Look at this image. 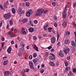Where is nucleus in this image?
Instances as JSON below:
<instances>
[{
  "label": "nucleus",
  "instance_id": "e2e57ef3",
  "mask_svg": "<svg viewBox=\"0 0 76 76\" xmlns=\"http://www.w3.org/2000/svg\"><path fill=\"white\" fill-rule=\"evenodd\" d=\"M29 23H30V24H31L32 23V20H30L29 21Z\"/></svg>",
  "mask_w": 76,
  "mask_h": 76
},
{
  "label": "nucleus",
  "instance_id": "2eb2a0df",
  "mask_svg": "<svg viewBox=\"0 0 76 76\" xmlns=\"http://www.w3.org/2000/svg\"><path fill=\"white\" fill-rule=\"evenodd\" d=\"M61 51L60 53H59V55L61 57H63L64 56V54H63V53L61 51V50H60Z\"/></svg>",
  "mask_w": 76,
  "mask_h": 76
},
{
  "label": "nucleus",
  "instance_id": "6e6d98bb",
  "mask_svg": "<svg viewBox=\"0 0 76 76\" xmlns=\"http://www.w3.org/2000/svg\"><path fill=\"white\" fill-rule=\"evenodd\" d=\"M76 6V3H75L73 4V7H75Z\"/></svg>",
  "mask_w": 76,
  "mask_h": 76
},
{
  "label": "nucleus",
  "instance_id": "49530a36",
  "mask_svg": "<svg viewBox=\"0 0 76 76\" xmlns=\"http://www.w3.org/2000/svg\"><path fill=\"white\" fill-rule=\"evenodd\" d=\"M42 36L44 37H47V34H42Z\"/></svg>",
  "mask_w": 76,
  "mask_h": 76
},
{
  "label": "nucleus",
  "instance_id": "e433bc0d",
  "mask_svg": "<svg viewBox=\"0 0 76 76\" xmlns=\"http://www.w3.org/2000/svg\"><path fill=\"white\" fill-rule=\"evenodd\" d=\"M54 26L55 27H57V23H54Z\"/></svg>",
  "mask_w": 76,
  "mask_h": 76
},
{
  "label": "nucleus",
  "instance_id": "58836bf2",
  "mask_svg": "<svg viewBox=\"0 0 76 76\" xmlns=\"http://www.w3.org/2000/svg\"><path fill=\"white\" fill-rule=\"evenodd\" d=\"M10 25H12V24H13V22H12V20H10Z\"/></svg>",
  "mask_w": 76,
  "mask_h": 76
},
{
  "label": "nucleus",
  "instance_id": "4d7b16f0",
  "mask_svg": "<svg viewBox=\"0 0 76 76\" xmlns=\"http://www.w3.org/2000/svg\"><path fill=\"white\" fill-rule=\"evenodd\" d=\"M15 48H18V45L17 44L15 45Z\"/></svg>",
  "mask_w": 76,
  "mask_h": 76
},
{
  "label": "nucleus",
  "instance_id": "9b49d317",
  "mask_svg": "<svg viewBox=\"0 0 76 76\" xmlns=\"http://www.w3.org/2000/svg\"><path fill=\"white\" fill-rule=\"evenodd\" d=\"M31 12L30 11H27L26 12V16H27V17H29L30 16H31Z\"/></svg>",
  "mask_w": 76,
  "mask_h": 76
},
{
  "label": "nucleus",
  "instance_id": "a18cd8bd",
  "mask_svg": "<svg viewBox=\"0 0 76 76\" xmlns=\"http://www.w3.org/2000/svg\"><path fill=\"white\" fill-rule=\"evenodd\" d=\"M65 66H66V67H67V66L68 65V64L67 63L65 62Z\"/></svg>",
  "mask_w": 76,
  "mask_h": 76
},
{
  "label": "nucleus",
  "instance_id": "f704fd0d",
  "mask_svg": "<svg viewBox=\"0 0 76 76\" xmlns=\"http://www.w3.org/2000/svg\"><path fill=\"white\" fill-rule=\"evenodd\" d=\"M29 59H31L32 58V56L31 55L29 56Z\"/></svg>",
  "mask_w": 76,
  "mask_h": 76
},
{
  "label": "nucleus",
  "instance_id": "cd10ccee",
  "mask_svg": "<svg viewBox=\"0 0 76 76\" xmlns=\"http://www.w3.org/2000/svg\"><path fill=\"white\" fill-rule=\"evenodd\" d=\"M22 43L21 46L23 47H25V44L24 43V42H22Z\"/></svg>",
  "mask_w": 76,
  "mask_h": 76
},
{
  "label": "nucleus",
  "instance_id": "412c9836",
  "mask_svg": "<svg viewBox=\"0 0 76 76\" xmlns=\"http://www.w3.org/2000/svg\"><path fill=\"white\" fill-rule=\"evenodd\" d=\"M49 64L50 65H51V66H55V64L54 62H53L50 61L49 62Z\"/></svg>",
  "mask_w": 76,
  "mask_h": 76
},
{
  "label": "nucleus",
  "instance_id": "de8ad7c7",
  "mask_svg": "<svg viewBox=\"0 0 76 76\" xmlns=\"http://www.w3.org/2000/svg\"><path fill=\"white\" fill-rule=\"evenodd\" d=\"M60 45V42H59L58 43V44L57 45L58 47H59V45Z\"/></svg>",
  "mask_w": 76,
  "mask_h": 76
},
{
  "label": "nucleus",
  "instance_id": "1a4fd4ad",
  "mask_svg": "<svg viewBox=\"0 0 76 76\" xmlns=\"http://www.w3.org/2000/svg\"><path fill=\"white\" fill-rule=\"evenodd\" d=\"M7 5H8V1H6L5 2L4 4V7L5 9H6L7 7Z\"/></svg>",
  "mask_w": 76,
  "mask_h": 76
},
{
  "label": "nucleus",
  "instance_id": "79ce46f5",
  "mask_svg": "<svg viewBox=\"0 0 76 76\" xmlns=\"http://www.w3.org/2000/svg\"><path fill=\"white\" fill-rule=\"evenodd\" d=\"M44 72V69H42L40 71V72L41 73H43Z\"/></svg>",
  "mask_w": 76,
  "mask_h": 76
},
{
  "label": "nucleus",
  "instance_id": "ddd939ff",
  "mask_svg": "<svg viewBox=\"0 0 76 76\" xmlns=\"http://www.w3.org/2000/svg\"><path fill=\"white\" fill-rule=\"evenodd\" d=\"M67 22H64L62 23V26L64 27V28H66L67 26Z\"/></svg>",
  "mask_w": 76,
  "mask_h": 76
},
{
  "label": "nucleus",
  "instance_id": "4be33fe9",
  "mask_svg": "<svg viewBox=\"0 0 76 76\" xmlns=\"http://www.w3.org/2000/svg\"><path fill=\"white\" fill-rule=\"evenodd\" d=\"M65 43L66 44H69L70 43V41L68 40H66L65 41Z\"/></svg>",
  "mask_w": 76,
  "mask_h": 76
},
{
  "label": "nucleus",
  "instance_id": "7c9ffc66",
  "mask_svg": "<svg viewBox=\"0 0 76 76\" xmlns=\"http://www.w3.org/2000/svg\"><path fill=\"white\" fill-rule=\"evenodd\" d=\"M72 71L73 73H76V69H74L72 70Z\"/></svg>",
  "mask_w": 76,
  "mask_h": 76
},
{
  "label": "nucleus",
  "instance_id": "5701e85b",
  "mask_svg": "<svg viewBox=\"0 0 76 76\" xmlns=\"http://www.w3.org/2000/svg\"><path fill=\"white\" fill-rule=\"evenodd\" d=\"M12 13H13V14H15V13H16V11H15V8H12Z\"/></svg>",
  "mask_w": 76,
  "mask_h": 76
},
{
  "label": "nucleus",
  "instance_id": "f3484780",
  "mask_svg": "<svg viewBox=\"0 0 76 76\" xmlns=\"http://www.w3.org/2000/svg\"><path fill=\"white\" fill-rule=\"evenodd\" d=\"M71 44L73 46V47H76V44L75 43V42L74 41H71Z\"/></svg>",
  "mask_w": 76,
  "mask_h": 76
},
{
  "label": "nucleus",
  "instance_id": "c03bdc74",
  "mask_svg": "<svg viewBox=\"0 0 76 76\" xmlns=\"http://www.w3.org/2000/svg\"><path fill=\"white\" fill-rule=\"evenodd\" d=\"M33 39L34 40H37V38L36 37L34 36L33 37Z\"/></svg>",
  "mask_w": 76,
  "mask_h": 76
},
{
  "label": "nucleus",
  "instance_id": "20e7f679",
  "mask_svg": "<svg viewBox=\"0 0 76 76\" xmlns=\"http://www.w3.org/2000/svg\"><path fill=\"white\" fill-rule=\"evenodd\" d=\"M29 65L31 69L32 70H34V69L33 63L32 62H29Z\"/></svg>",
  "mask_w": 76,
  "mask_h": 76
},
{
  "label": "nucleus",
  "instance_id": "2f4dec72",
  "mask_svg": "<svg viewBox=\"0 0 76 76\" xmlns=\"http://www.w3.org/2000/svg\"><path fill=\"white\" fill-rule=\"evenodd\" d=\"M47 27H46V26H44L43 27V29L44 30V31H47Z\"/></svg>",
  "mask_w": 76,
  "mask_h": 76
},
{
  "label": "nucleus",
  "instance_id": "864d4df0",
  "mask_svg": "<svg viewBox=\"0 0 76 76\" xmlns=\"http://www.w3.org/2000/svg\"><path fill=\"white\" fill-rule=\"evenodd\" d=\"M65 70L66 71H68V70H69V69H68V67L66 68Z\"/></svg>",
  "mask_w": 76,
  "mask_h": 76
},
{
  "label": "nucleus",
  "instance_id": "6ab92c4d",
  "mask_svg": "<svg viewBox=\"0 0 76 76\" xmlns=\"http://www.w3.org/2000/svg\"><path fill=\"white\" fill-rule=\"evenodd\" d=\"M10 73V72L9 71H7L4 73V75L5 76H7V75H8Z\"/></svg>",
  "mask_w": 76,
  "mask_h": 76
},
{
  "label": "nucleus",
  "instance_id": "6e6552de",
  "mask_svg": "<svg viewBox=\"0 0 76 76\" xmlns=\"http://www.w3.org/2000/svg\"><path fill=\"white\" fill-rule=\"evenodd\" d=\"M28 19L27 18H24L22 20V22L23 23H26L28 22Z\"/></svg>",
  "mask_w": 76,
  "mask_h": 76
},
{
  "label": "nucleus",
  "instance_id": "0eeeda50",
  "mask_svg": "<svg viewBox=\"0 0 76 76\" xmlns=\"http://www.w3.org/2000/svg\"><path fill=\"white\" fill-rule=\"evenodd\" d=\"M4 18H7V17L8 18H10V13H8L6 15H5L4 16Z\"/></svg>",
  "mask_w": 76,
  "mask_h": 76
},
{
  "label": "nucleus",
  "instance_id": "c9c22d12",
  "mask_svg": "<svg viewBox=\"0 0 76 76\" xmlns=\"http://www.w3.org/2000/svg\"><path fill=\"white\" fill-rule=\"evenodd\" d=\"M58 64H59V63L58 61L56 62V66H58Z\"/></svg>",
  "mask_w": 76,
  "mask_h": 76
},
{
  "label": "nucleus",
  "instance_id": "09e8293b",
  "mask_svg": "<svg viewBox=\"0 0 76 76\" xmlns=\"http://www.w3.org/2000/svg\"><path fill=\"white\" fill-rule=\"evenodd\" d=\"M2 41H4V37H2Z\"/></svg>",
  "mask_w": 76,
  "mask_h": 76
},
{
  "label": "nucleus",
  "instance_id": "37998d69",
  "mask_svg": "<svg viewBox=\"0 0 76 76\" xmlns=\"http://www.w3.org/2000/svg\"><path fill=\"white\" fill-rule=\"evenodd\" d=\"M68 75H72V72H70L68 74Z\"/></svg>",
  "mask_w": 76,
  "mask_h": 76
},
{
  "label": "nucleus",
  "instance_id": "39448f33",
  "mask_svg": "<svg viewBox=\"0 0 76 76\" xmlns=\"http://www.w3.org/2000/svg\"><path fill=\"white\" fill-rule=\"evenodd\" d=\"M70 49L69 48H67L65 50H64V53L66 54H67V53H68Z\"/></svg>",
  "mask_w": 76,
  "mask_h": 76
},
{
  "label": "nucleus",
  "instance_id": "aec40b11",
  "mask_svg": "<svg viewBox=\"0 0 76 76\" xmlns=\"http://www.w3.org/2000/svg\"><path fill=\"white\" fill-rule=\"evenodd\" d=\"M9 63V61H4L3 63V65L4 66H6L7 64L8 63Z\"/></svg>",
  "mask_w": 76,
  "mask_h": 76
},
{
  "label": "nucleus",
  "instance_id": "bb28decb",
  "mask_svg": "<svg viewBox=\"0 0 76 76\" xmlns=\"http://www.w3.org/2000/svg\"><path fill=\"white\" fill-rule=\"evenodd\" d=\"M18 56H22L23 54H22V53H20L18 54Z\"/></svg>",
  "mask_w": 76,
  "mask_h": 76
},
{
  "label": "nucleus",
  "instance_id": "f8f14e48",
  "mask_svg": "<svg viewBox=\"0 0 76 76\" xmlns=\"http://www.w3.org/2000/svg\"><path fill=\"white\" fill-rule=\"evenodd\" d=\"M11 48L10 47H9L7 50V52L9 54H10L11 53Z\"/></svg>",
  "mask_w": 76,
  "mask_h": 76
},
{
  "label": "nucleus",
  "instance_id": "9d476101",
  "mask_svg": "<svg viewBox=\"0 0 76 76\" xmlns=\"http://www.w3.org/2000/svg\"><path fill=\"white\" fill-rule=\"evenodd\" d=\"M49 58L50 60H56V57L55 56H50L49 57Z\"/></svg>",
  "mask_w": 76,
  "mask_h": 76
},
{
  "label": "nucleus",
  "instance_id": "423d86ee",
  "mask_svg": "<svg viewBox=\"0 0 76 76\" xmlns=\"http://www.w3.org/2000/svg\"><path fill=\"white\" fill-rule=\"evenodd\" d=\"M55 42H56V37H53L51 38V42L52 44H54Z\"/></svg>",
  "mask_w": 76,
  "mask_h": 76
},
{
  "label": "nucleus",
  "instance_id": "052dcab7",
  "mask_svg": "<svg viewBox=\"0 0 76 76\" xmlns=\"http://www.w3.org/2000/svg\"><path fill=\"white\" fill-rule=\"evenodd\" d=\"M17 39L19 41H20V38H19V37H18Z\"/></svg>",
  "mask_w": 76,
  "mask_h": 76
},
{
  "label": "nucleus",
  "instance_id": "a878e982",
  "mask_svg": "<svg viewBox=\"0 0 76 76\" xmlns=\"http://www.w3.org/2000/svg\"><path fill=\"white\" fill-rule=\"evenodd\" d=\"M34 22L35 24H37L38 23V21L37 20H34Z\"/></svg>",
  "mask_w": 76,
  "mask_h": 76
},
{
  "label": "nucleus",
  "instance_id": "393cba45",
  "mask_svg": "<svg viewBox=\"0 0 76 76\" xmlns=\"http://www.w3.org/2000/svg\"><path fill=\"white\" fill-rule=\"evenodd\" d=\"M52 4L53 6H56V2H52Z\"/></svg>",
  "mask_w": 76,
  "mask_h": 76
},
{
  "label": "nucleus",
  "instance_id": "473e14b6",
  "mask_svg": "<svg viewBox=\"0 0 76 76\" xmlns=\"http://www.w3.org/2000/svg\"><path fill=\"white\" fill-rule=\"evenodd\" d=\"M37 53H35L34 54H33V57H37Z\"/></svg>",
  "mask_w": 76,
  "mask_h": 76
},
{
  "label": "nucleus",
  "instance_id": "13d9d810",
  "mask_svg": "<svg viewBox=\"0 0 76 76\" xmlns=\"http://www.w3.org/2000/svg\"><path fill=\"white\" fill-rule=\"evenodd\" d=\"M44 64H42V68H44Z\"/></svg>",
  "mask_w": 76,
  "mask_h": 76
},
{
  "label": "nucleus",
  "instance_id": "338daca9",
  "mask_svg": "<svg viewBox=\"0 0 76 76\" xmlns=\"http://www.w3.org/2000/svg\"><path fill=\"white\" fill-rule=\"evenodd\" d=\"M17 61H15L14 62V64H17Z\"/></svg>",
  "mask_w": 76,
  "mask_h": 76
},
{
  "label": "nucleus",
  "instance_id": "72a5a7b5",
  "mask_svg": "<svg viewBox=\"0 0 76 76\" xmlns=\"http://www.w3.org/2000/svg\"><path fill=\"white\" fill-rule=\"evenodd\" d=\"M26 6H27V7H28L29 6V3L28 2L26 3Z\"/></svg>",
  "mask_w": 76,
  "mask_h": 76
},
{
  "label": "nucleus",
  "instance_id": "a211bd4d",
  "mask_svg": "<svg viewBox=\"0 0 76 76\" xmlns=\"http://www.w3.org/2000/svg\"><path fill=\"white\" fill-rule=\"evenodd\" d=\"M34 29L33 28L31 27L29 28L28 30L30 32H32L34 31Z\"/></svg>",
  "mask_w": 76,
  "mask_h": 76
},
{
  "label": "nucleus",
  "instance_id": "603ef678",
  "mask_svg": "<svg viewBox=\"0 0 76 76\" xmlns=\"http://www.w3.org/2000/svg\"><path fill=\"white\" fill-rule=\"evenodd\" d=\"M11 44H14V41L13 40H12L11 42Z\"/></svg>",
  "mask_w": 76,
  "mask_h": 76
},
{
  "label": "nucleus",
  "instance_id": "c85d7f7f",
  "mask_svg": "<svg viewBox=\"0 0 76 76\" xmlns=\"http://www.w3.org/2000/svg\"><path fill=\"white\" fill-rule=\"evenodd\" d=\"M48 29H49L48 31H49L50 32H51V29H52V28L51 27H50L48 28Z\"/></svg>",
  "mask_w": 76,
  "mask_h": 76
},
{
  "label": "nucleus",
  "instance_id": "ea45409f",
  "mask_svg": "<svg viewBox=\"0 0 76 76\" xmlns=\"http://www.w3.org/2000/svg\"><path fill=\"white\" fill-rule=\"evenodd\" d=\"M33 61L34 63H36V62H37L38 61L36 60H35V59H34V60H33Z\"/></svg>",
  "mask_w": 76,
  "mask_h": 76
},
{
  "label": "nucleus",
  "instance_id": "4c0bfd02",
  "mask_svg": "<svg viewBox=\"0 0 76 76\" xmlns=\"http://www.w3.org/2000/svg\"><path fill=\"white\" fill-rule=\"evenodd\" d=\"M57 20V17L56 16H54V20Z\"/></svg>",
  "mask_w": 76,
  "mask_h": 76
},
{
  "label": "nucleus",
  "instance_id": "3c124183",
  "mask_svg": "<svg viewBox=\"0 0 76 76\" xmlns=\"http://www.w3.org/2000/svg\"><path fill=\"white\" fill-rule=\"evenodd\" d=\"M67 58L69 60H70V56H68V57H67Z\"/></svg>",
  "mask_w": 76,
  "mask_h": 76
},
{
  "label": "nucleus",
  "instance_id": "b1692460",
  "mask_svg": "<svg viewBox=\"0 0 76 76\" xmlns=\"http://www.w3.org/2000/svg\"><path fill=\"white\" fill-rule=\"evenodd\" d=\"M21 32L22 34H23V35H24V34H25L26 33V31H22Z\"/></svg>",
  "mask_w": 76,
  "mask_h": 76
},
{
  "label": "nucleus",
  "instance_id": "69168bd1",
  "mask_svg": "<svg viewBox=\"0 0 76 76\" xmlns=\"http://www.w3.org/2000/svg\"><path fill=\"white\" fill-rule=\"evenodd\" d=\"M46 26V27L48 28V24H47L46 25V26Z\"/></svg>",
  "mask_w": 76,
  "mask_h": 76
},
{
  "label": "nucleus",
  "instance_id": "f257e3e1",
  "mask_svg": "<svg viewBox=\"0 0 76 76\" xmlns=\"http://www.w3.org/2000/svg\"><path fill=\"white\" fill-rule=\"evenodd\" d=\"M48 12V10H45V11L42 9H39L37 10V12L36 13V15L37 16H39V15H41L42 13L43 14H45V13H46Z\"/></svg>",
  "mask_w": 76,
  "mask_h": 76
},
{
  "label": "nucleus",
  "instance_id": "a19ab883",
  "mask_svg": "<svg viewBox=\"0 0 76 76\" xmlns=\"http://www.w3.org/2000/svg\"><path fill=\"white\" fill-rule=\"evenodd\" d=\"M51 48H52V47L51 46H49V47H48L47 48L48 49V50H50V49H51Z\"/></svg>",
  "mask_w": 76,
  "mask_h": 76
},
{
  "label": "nucleus",
  "instance_id": "bf43d9fd",
  "mask_svg": "<svg viewBox=\"0 0 76 76\" xmlns=\"http://www.w3.org/2000/svg\"><path fill=\"white\" fill-rule=\"evenodd\" d=\"M2 26V22H1L0 24V27H1Z\"/></svg>",
  "mask_w": 76,
  "mask_h": 76
},
{
  "label": "nucleus",
  "instance_id": "0e129e2a",
  "mask_svg": "<svg viewBox=\"0 0 76 76\" xmlns=\"http://www.w3.org/2000/svg\"><path fill=\"white\" fill-rule=\"evenodd\" d=\"M9 37H13V35H12V34L10 35H9Z\"/></svg>",
  "mask_w": 76,
  "mask_h": 76
},
{
  "label": "nucleus",
  "instance_id": "5fc2aeb1",
  "mask_svg": "<svg viewBox=\"0 0 76 76\" xmlns=\"http://www.w3.org/2000/svg\"><path fill=\"white\" fill-rule=\"evenodd\" d=\"M9 24H8L7 25V29H9Z\"/></svg>",
  "mask_w": 76,
  "mask_h": 76
},
{
  "label": "nucleus",
  "instance_id": "dca6fc26",
  "mask_svg": "<svg viewBox=\"0 0 76 76\" xmlns=\"http://www.w3.org/2000/svg\"><path fill=\"white\" fill-rule=\"evenodd\" d=\"M34 48L35 49V50L36 51H38V47L36 45H35L34 46Z\"/></svg>",
  "mask_w": 76,
  "mask_h": 76
},
{
  "label": "nucleus",
  "instance_id": "c756f323",
  "mask_svg": "<svg viewBox=\"0 0 76 76\" xmlns=\"http://www.w3.org/2000/svg\"><path fill=\"white\" fill-rule=\"evenodd\" d=\"M75 52V49L72 48V53H74Z\"/></svg>",
  "mask_w": 76,
  "mask_h": 76
},
{
  "label": "nucleus",
  "instance_id": "7ed1b4c3",
  "mask_svg": "<svg viewBox=\"0 0 76 76\" xmlns=\"http://www.w3.org/2000/svg\"><path fill=\"white\" fill-rule=\"evenodd\" d=\"M67 6H66L65 8V9L63 12V18H65L66 17V12H67Z\"/></svg>",
  "mask_w": 76,
  "mask_h": 76
},
{
  "label": "nucleus",
  "instance_id": "4468645a",
  "mask_svg": "<svg viewBox=\"0 0 76 76\" xmlns=\"http://www.w3.org/2000/svg\"><path fill=\"white\" fill-rule=\"evenodd\" d=\"M29 71V69H23L22 72H23L24 73H25V72H28Z\"/></svg>",
  "mask_w": 76,
  "mask_h": 76
},
{
  "label": "nucleus",
  "instance_id": "8fccbe9b",
  "mask_svg": "<svg viewBox=\"0 0 76 76\" xmlns=\"http://www.w3.org/2000/svg\"><path fill=\"white\" fill-rule=\"evenodd\" d=\"M70 15H71V12H70V11H69L68 12V15L70 16Z\"/></svg>",
  "mask_w": 76,
  "mask_h": 76
},
{
  "label": "nucleus",
  "instance_id": "774afa93",
  "mask_svg": "<svg viewBox=\"0 0 76 76\" xmlns=\"http://www.w3.org/2000/svg\"><path fill=\"white\" fill-rule=\"evenodd\" d=\"M29 48V46H27V50H28Z\"/></svg>",
  "mask_w": 76,
  "mask_h": 76
},
{
  "label": "nucleus",
  "instance_id": "f03ea898",
  "mask_svg": "<svg viewBox=\"0 0 76 76\" xmlns=\"http://www.w3.org/2000/svg\"><path fill=\"white\" fill-rule=\"evenodd\" d=\"M18 11L19 15H22V14H23L25 13V11L24 10L22 11V9L20 7L18 8Z\"/></svg>",
  "mask_w": 76,
  "mask_h": 76
},
{
  "label": "nucleus",
  "instance_id": "680f3d73",
  "mask_svg": "<svg viewBox=\"0 0 76 76\" xmlns=\"http://www.w3.org/2000/svg\"><path fill=\"white\" fill-rule=\"evenodd\" d=\"M66 34H68V35H69L70 34V32L69 31H68L66 33Z\"/></svg>",
  "mask_w": 76,
  "mask_h": 76
}]
</instances>
